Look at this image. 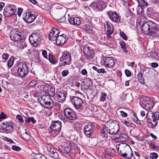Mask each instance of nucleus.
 <instances>
[{"label": "nucleus", "instance_id": "nucleus-27", "mask_svg": "<svg viewBox=\"0 0 159 159\" xmlns=\"http://www.w3.org/2000/svg\"><path fill=\"white\" fill-rule=\"evenodd\" d=\"M31 156L32 159H47L44 156L40 153H31Z\"/></svg>", "mask_w": 159, "mask_h": 159}, {"label": "nucleus", "instance_id": "nucleus-32", "mask_svg": "<svg viewBox=\"0 0 159 159\" xmlns=\"http://www.w3.org/2000/svg\"><path fill=\"white\" fill-rule=\"evenodd\" d=\"M13 63L14 58L12 57H11L8 61V66L9 68H11L13 65Z\"/></svg>", "mask_w": 159, "mask_h": 159}, {"label": "nucleus", "instance_id": "nucleus-10", "mask_svg": "<svg viewBox=\"0 0 159 159\" xmlns=\"http://www.w3.org/2000/svg\"><path fill=\"white\" fill-rule=\"evenodd\" d=\"M91 7L96 11H102L106 7L105 3L102 1L98 0L92 3Z\"/></svg>", "mask_w": 159, "mask_h": 159}, {"label": "nucleus", "instance_id": "nucleus-51", "mask_svg": "<svg viewBox=\"0 0 159 159\" xmlns=\"http://www.w3.org/2000/svg\"><path fill=\"white\" fill-rule=\"evenodd\" d=\"M125 73L127 76L129 77L131 76V72L128 70H125Z\"/></svg>", "mask_w": 159, "mask_h": 159}, {"label": "nucleus", "instance_id": "nucleus-17", "mask_svg": "<svg viewBox=\"0 0 159 159\" xmlns=\"http://www.w3.org/2000/svg\"><path fill=\"white\" fill-rule=\"evenodd\" d=\"M43 90L45 93L48 94L49 96L53 97L55 94V88L47 84L44 86Z\"/></svg>", "mask_w": 159, "mask_h": 159}, {"label": "nucleus", "instance_id": "nucleus-3", "mask_svg": "<svg viewBox=\"0 0 159 159\" xmlns=\"http://www.w3.org/2000/svg\"><path fill=\"white\" fill-rule=\"evenodd\" d=\"M120 150L119 153L123 157L126 159H130L133 155L132 150L128 145L125 143H121L119 144Z\"/></svg>", "mask_w": 159, "mask_h": 159}, {"label": "nucleus", "instance_id": "nucleus-48", "mask_svg": "<svg viewBox=\"0 0 159 159\" xmlns=\"http://www.w3.org/2000/svg\"><path fill=\"white\" fill-rule=\"evenodd\" d=\"M7 10L9 12L11 15H13L15 14V11H14L13 9H11L10 7H7Z\"/></svg>", "mask_w": 159, "mask_h": 159}, {"label": "nucleus", "instance_id": "nucleus-52", "mask_svg": "<svg viewBox=\"0 0 159 159\" xmlns=\"http://www.w3.org/2000/svg\"><path fill=\"white\" fill-rule=\"evenodd\" d=\"M42 54L43 56L45 58H48V55L47 53V52L46 50H44L42 52Z\"/></svg>", "mask_w": 159, "mask_h": 159}, {"label": "nucleus", "instance_id": "nucleus-22", "mask_svg": "<svg viewBox=\"0 0 159 159\" xmlns=\"http://www.w3.org/2000/svg\"><path fill=\"white\" fill-rule=\"evenodd\" d=\"M107 14L110 19L113 22H118L120 21V17L117 13L111 11H108Z\"/></svg>", "mask_w": 159, "mask_h": 159}, {"label": "nucleus", "instance_id": "nucleus-49", "mask_svg": "<svg viewBox=\"0 0 159 159\" xmlns=\"http://www.w3.org/2000/svg\"><path fill=\"white\" fill-rule=\"evenodd\" d=\"M155 118V119H153L152 121V123L151 124L152 125V126L154 127H155L156 126L157 124V120Z\"/></svg>", "mask_w": 159, "mask_h": 159}, {"label": "nucleus", "instance_id": "nucleus-19", "mask_svg": "<svg viewBox=\"0 0 159 159\" xmlns=\"http://www.w3.org/2000/svg\"><path fill=\"white\" fill-rule=\"evenodd\" d=\"M12 124L2 123L1 124L0 129L5 131L6 133L11 132L13 130Z\"/></svg>", "mask_w": 159, "mask_h": 159}, {"label": "nucleus", "instance_id": "nucleus-5", "mask_svg": "<svg viewBox=\"0 0 159 159\" xmlns=\"http://www.w3.org/2000/svg\"><path fill=\"white\" fill-rule=\"evenodd\" d=\"M140 104L144 109L148 111L152 108L154 105L152 101L149 97H145L141 99L140 102Z\"/></svg>", "mask_w": 159, "mask_h": 159}, {"label": "nucleus", "instance_id": "nucleus-43", "mask_svg": "<svg viewBox=\"0 0 159 159\" xmlns=\"http://www.w3.org/2000/svg\"><path fill=\"white\" fill-rule=\"evenodd\" d=\"M120 35L122 38L123 39L125 40H127V37L126 35L123 32H120Z\"/></svg>", "mask_w": 159, "mask_h": 159}, {"label": "nucleus", "instance_id": "nucleus-29", "mask_svg": "<svg viewBox=\"0 0 159 159\" xmlns=\"http://www.w3.org/2000/svg\"><path fill=\"white\" fill-rule=\"evenodd\" d=\"M48 58L49 61L52 64H55L57 63V61L53 55H49Z\"/></svg>", "mask_w": 159, "mask_h": 159}, {"label": "nucleus", "instance_id": "nucleus-23", "mask_svg": "<svg viewBox=\"0 0 159 159\" xmlns=\"http://www.w3.org/2000/svg\"><path fill=\"white\" fill-rule=\"evenodd\" d=\"M66 41V36L64 34L58 35L56 41V44L58 46H62Z\"/></svg>", "mask_w": 159, "mask_h": 159}, {"label": "nucleus", "instance_id": "nucleus-16", "mask_svg": "<svg viewBox=\"0 0 159 159\" xmlns=\"http://www.w3.org/2000/svg\"><path fill=\"white\" fill-rule=\"evenodd\" d=\"M105 30L107 35V37L110 38V35L112 34L113 27L112 24L108 21H106L104 23Z\"/></svg>", "mask_w": 159, "mask_h": 159}, {"label": "nucleus", "instance_id": "nucleus-6", "mask_svg": "<svg viewBox=\"0 0 159 159\" xmlns=\"http://www.w3.org/2000/svg\"><path fill=\"white\" fill-rule=\"evenodd\" d=\"M71 55L68 52H65L60 58L59 65L61 66L70 64Z\"/></svg>", "mask_w": 159, "mask_h": 159}, {"label": "nucleus", "instance_id": "nucleus-13", "mask_svg": "<svg viewBox=\"0 0 159 159\" xmlns=\"http://www.w3.org/2000/svg\"><path fill=\"white\" fill-rule=\"evenodd\" d=\"M21 33L16 30H11L10 37L11 39L15 41H17L21 39Z\"/></svg>", "mask_w": 159, "mask_h": 159}, {"label": "nucleus", "instance_id": "nucleus-47", "mask_svg": "<svg viewBox=\"0 0 159 159\" xmlns=\"http://www.w3.org/2000/svg\"><path fill=\"white\" fill-rule=\"evenodd\" d=\"M16 118L19 120V121L21 123H23L24 122V120L21 116L20 115H18L16 116Z\"/></svg>", "mask_w": 159, "mask_h": 159}, {"label": "nucleus", "instance_id": "nucleus-62", "mask_svg": "<svg viewBox=\"0 0 159 159\" xmlns=\"http://www.w3.org/2000/svg\"><path fill=\"white\" fill-rule=\"evenodd\" d=\"M105 70L103 69L102 68L100 69H98L97 70V72L99 73H104L105 72Z\"/></svg>", "mask_w": 159, "mask_h": 159}, {"label": "nucleus", "instance_id": "nucleus-31", "mask_svg": "<svg viewBox=\"0 0 159 159\" xmlns=\"http://www.w3.org/2000/svg\"><path fill=\"white\" fill-rule=\"evenodd\" d=\"M49 155L54 159H57L59 156L58 153L55 150L52 153H49Z\"/></svg>", "mask_w": 159, "mask_h": 159}, {"label": "nucleus", "instance_id": "nucleus-44", "mask_svg": "<svg viewBox=\"0 0 159 159\" xmlns=\"http://www.w3.org/2000/svg\"><path fill=\"white\" fill-rule=\"evenodd\" d=\"M93 131H84V133L88 137H89L91 135L92 133H93Z\"/></svg>", "mask_w": 159, "mask_h": 159}, {"label": "nucleus", "instance_id": "nucleus-64", "mask_svg": "<svg viewBox=\"0 0 159 159\" xmlns=\"http://www.w3.org/2000/svg\"><path fill=\"white\" fill-rule=\"evenodd\" d=\"M81 73L83 75H85L87 74V70L85 69H83L81 71Z\"/></svg>", "mask_w": 159, "mask_h": 159}, {"label": "nucleus", "instance_id": "nucleus-7", "mask_svg": "<svg viewBox=\"0 0 159 159\" xmlns=\"http://www.w3.org/2000/svg\"><path fill=\"white\" fill-rule=\"evenodd\" d=\"M73 144L74 143L70 141L65 142L60 146L58 148L63 153L67 154L70 151Z\"/></svg>", "mask_w": 159, "mask_h": 159}, {"label": "nucleus", "instance_id": "nucleus-11", "mask_svg": "<svg viewBox=\"0 0 159 159\" xmlns=\"http://www.w3.org/2000/svg\"><path fill=\"white\" fill-rule=\"evenodd\" d=\"M64 113L66 117L70 120H74L77 117V115L75 111L69 108L65 109Z\"/></svg>", "mask_w": 159, "mask_h": 159}, {"label": "nucleus", "instance_id": "nucleus-9", "mask_svg": "<svg viewBox=\"0 0 159 159\" xmlns=\"http://www.w3.org/2000/svg\"><path fill=\"white\" fill-rule=\"evenodd\" d=\"M29 39L30 42L35 47L37 46L41 40L40 34L37 33L32 34Z\"/></svg>", "mask_w": 159, "mask_h": 159}, {"label": "nucleus", "instance_id": "nucleus-33", "mask_svg": "<svg viewBox=\"0 0 159 159\" xmlns=\"http://www.w3.org/2000/svg\"><path fill=\"white\" fill-rule=\"evenodd\" d=\"M143 75L141 73H139L138 75V78L139 82L142 84L144 83V80L143 77Z\"/></svg>", "mask_w": 159, "mask_h": 159}, {"label": "nucleus", "instance_id": "nucleus-1", "mask_svg": "<svg viewBox=\"0 0 159 159\" xmlns=\"http://www.w3.org/2000/svg\"><path fill=\"white\" fill-rule=\"evenodd\" d=\"M105 126V128L101 130V135L105 138L107 137L106 131L110 134L116 135L118 133L120 128L116 121L112 120H108L106 123Z\"/></svg>", "mask_w": 159, "mask_h": 159}, {"label": "nucleus", "instance_id": "nucleus-42", "mask_svg": "<svg viewBox=\"0 0 159 159\" xmlns=\"http://www.w3.org/2000/svg\"><path fill=\"white\" fill-rule=\"evenodd\" d=\"M3 15L5 16L8 17H9L11 16L9 12L7 10V8L5 10H4V11H3Z\"/></svg>", "mask_w": 159, "mask_h": 159}, {"label": "nucleus", "instance_id": "nucleus-61", "mask_svg": "<svg viewBox=\"0 0 159 159\" xmlns=\"http://www.w3.org/2000/svg\"><path fill=\"white\" fill-rule=\"evenodd\" d=\"M124 123L128 127L131 126L132 124L127 121H125Z\"/></svg>", "mask_w": 159, "mask_h": 159}, {"label": "nucleus", "instance_id": "nucleus-38", "mask_svg": "<svg viewBox=\"0 0 159 159\" xmlns=\"http://www.w3.org/2000/svg\"><path fill=\"white\" fill-rule=\"evenodd\" d=\"M107 95L105 92H102L101 93V97L100 99L101 101H104Z\"/></svg>", "mask_w": 159, "mask_h": 159}, {"label": "nucleus", "instance_id": "nucleus-4", "mask_svg": "<svg viewBox=\"0 0 159 159\" xmlns=\"http://www.w3.org/2000/svg\"><path fill=\"white\" fill-rule=\"evenodd\" d=\"M50 96L43 95L38 98V101L43 106L44 105L47 108L51 109L54 107V105L53 101Z\"/></svg>", "mask_w": 159, "mask_h": 159}, {"label": "nucleus", "instance_id": "nucleus-36", "mask_svg": "<svg viewBox=\"0 0 159 159\" xmlns=\"http://www.w3.org/2000/svg\"><path fill=\"white\" fill-rule=\"evenodd\" d=\"M153 114V113L151 111H149L147 112V113L146 116V118L145 119H148V118H152Z\"/></svg>", "mask_w": 159, "mask_h": 159}, {"label": "nucleus", "instance_id": "nucleus-30", "mask_svg": "<svg viewBox=\"0 0 159 159\" xmlns=\"http://www.w3.org/2000/svg\"><path fill=\"white\" fill-rule=\"evenodd\" d=\"M138 2L139 5L147 7L148 5V3L143 0H138Z\"/></svg>", "mask_w": 159, "mask_h": 159}, {"label": "nucleus", "instance_id": "nucleus-54", "mask_svg": "<svg viewBox=\"0 0 159 159\" xmlns=\"http://www.w3.org/2000/svg\"><path fill=\"white\" fill-rule=\"evenodd\" d=\"M7 7H10L11 9L12 8L13 9L14 11L16 10V6L15 5H11L8 4L7 5Z\"/></svg>", "mask_w": 159, "mask_h": 159}, {"label": "nucleus", "instance_id": "nucleus-21", "mask_svg": "<svg viewBox=\"0 0 159 159\" xmlns=\"http://www.w3.org/2000/svg\"><path fill=\"white\" fill-rule=\"evenodd\" d=\"M61 123L60 121H56L52 122L49 128L51 131H57L61 129Z\"/></svg>", "mask_w": 159, "mask_h": 159}, {"label": "nucleus", "instance_id": "nucleus-56", "mask_svg": "<svg viewBox=\"0 0 159 159\" xmlns=\"http://www.w3.org/2000/svg\"><path fill=\"white\" fill-rule=\"evenodd\" d=\"M23 11V9L21 8H18V14L19 16L21 15Z\"/></svg>", "mask_w": 159, "mask_h": 159}, {"label": "nucleus", "instance_id": "nucleus-34", "mask_svg": "<svg viewBox=\"0 0 159 159\" xmlns=\"http://www.w3.org/2000/svg\"><path fill=\"white\" fill-rule=\"evenodd\" d=\"M22 136L23 138L26 141L29 140L30 139V135L26 131L23 134Z\"/></svg>", "mask_w": 159, "mask_h": 159}, {"label": "nucleus", "instance_id": "nucleus-37", "mask_svg": "<svg viewBox=\"0 0 159 159\" xmlns=\"http://www.w3.org/2000/svg\"><path fill=\"white\" fill-rule=\"evenodd\" d=\"M37 84V82L35 80H32L28 84V86L30 87H34Z\"/></svg>", "mask_w": 159, "mask_h": 159}, {"label": "nucleus", "instance_id": "nucleus-45", "mask_svg": "<svg viewBox=\"0 0 159 159\" xmlns=\"http://www.w3.org/2000/svg\"><path fill=\"white\" fill-rule=\"evenodd\" d=\"M85 30L88 33H90L92 30V28L89 25H85Z\"/></svg>", "mask_w": 159, "mask_h": 159}, {"label": "nucleus", "instance_id": "nucleus-50", "mask_svg": "<svg viewBox=\"0 0 159 159\" xmlns=\"http://www.w3.org/2000/svg\"><path fill=\"white\" fill-rule=\"evenodd\" d=\"M69 73V72L67 70L63 71L62 72V75L63 77L66 76Z\"/></svg>", "mask_w": 159, "mask_h": 159}, {"label": "nucleus", "instance_id": "nucleus-58", "mask_svg": "<svg viewBox=\"0 0 159 159\" xmlns=\"http://www.w3.org/2000/svg\"><path fill=\"white\" fill-rule=\"evenodd\" d=\"M6 118V115L3 112H2L0 115V118L2 119H5Z\"/></svg>", "mask_w": 159, "mask_h": 159}, {"label": "nucleus", "instance_id": "nucleus-8", "mask_svg": "<svg viewBox=\"0 0 159 159\" xmlns=\"http://www.w3.org/2000/svg\"><path fill=\"white\" fill-rule=\"evenodd\" d=\"M17 73L20 77H23L28 73L29 70L27 65L23 63H20L18 65Z\"/></svg>", "mask_w": 159, "mask_h": 159}, {"label": "nucleus", "instance_id": "nucleus-25", "mask_svg": "<svg viewBox=\"0 0 159 159\" xmlns=\"http://www.w3.org/2000/svg\"><path fill=\"white\" fill-rule=\"evenodd\" d=\"M68 20L69 23L72 25H79L81 23L80 19L77 17H70L69 18Z\"/></svg>", "mask_w": 159, "mask_h": 159}, {"label": "nucleus", "instance_id": "nucleus-40", "mask_svg": "<svg viewBox=\"0 0 159 159\" xmlns=\"http://www.w3.org/2000/svg\"><path fill=\"white\" fill-rule=\"evenodd\" d=\"M9 55L7 53H4L2 55V58L5 61L3 62H5V61L8 58Z\"/></svg>", "mask_w": 159, "mask_h": 159}, {"label": "nucleus", "instance_id": "nucleus-15", "mask_svg": "<svg viewBox=\"0 0 159 159\" xmlns=\"http://www.w3.org/2000/svg\"><path fill=\"white\" fill-rule=\"evenodd\" d=\"M71 102L76 109H80L83 103L82 99L80 98L77 97H72L71 99Z\"/></svg>", "mask_w": 159, "mask_h": 159}, {"label": "nucleus", "instance_id": "nucleus-24", "mask_svg": "<svg viewBox=\"0 0 159 159\" xmlns=\"http://www.w3.org/2000/svg\"><path fill=\"white\" fill-rule=\"evenodd\" d=\"M25 19L29 23H30L33 22L35 18V16L34 14L28 13H25Z\"/></svg>", "mask_w": 159, "mask_h": 159}, {"label": "nucleus", "instance_id": "nucleus-46", "mask_svg": "<svg viewBox=\"0 0 159 159\" xmlns=\"http://www.w3.org/2000/svg\"><path fill=\"white\" fill-rule=\"evenodd\" d=\"M12 149L13 150H14L15 151H19L21 150V148L20 147H19L18 146H15V145H13L12 146Z\"/></svg>", "mask_w": 159, "mask_h": 159}, {"label": "nucleus", "instance_id": "nucleus-57", "mask_svg": "<svg viewBox=\"0 0 159 159\" xmlns=\"http://www.w3.org/2000/svg\"><path fill=\"white\" fill-rule=\"evenodd\" d=\"M48 153L49 154V153L50 152L52 153L54 151V149L53 148H51L50 147H48Z\"/></svg>", "mask_w": 159, "mask_h": 159}, {"label": "nucleus", "instance_id": "nucleus-39", "mask_svg": "<svg viewBox=\"0 0 159 159\" xmlns=\"http://www.w3.org/2000/svg\"><path fill=\"white\" fill-rule=\"evenodd\" d=\"M118 111L120 113V115L123 117H125L127 116L128 115L127 113L122 111H121L120 109H118Z\"/></svg>", "mask_w": 159, "mask_h": 159}, {"label": "nucleus", "instance_id": "nucleus-63", "mask_svg": "<svg viewBox=\"0 0 159 159\" xmlns=\"http://www.w3.org/2000/svg\"><path fill=\"white\" fill-rule=\"evenodd\" d=\"M29 118H30V117H25V122L26 123H27L28 124L30 123V119H29Z\"/></svg>", "mask_w": 159, "mask_h": 159}, {"label": "nucleus", "instance_id": "nucleus-2", "mask_svg": "<svg viewBox=\"0 0 159 159\" xmlns=\"http://www.w3.org/2000/svg\"><path fill=\"white\" fill-rule=\"evenodd\" d=\"M142 29L143 33L149 34L153 37H156L159 35L157 24L152 21H148L143 23Z\"/></svg>", "mask_w": 159, "mask_h": 159}, {"label": "nucleus", "instance_id": "nucleus-60", "mask_svg": "<svg viewBox=\"0 0 159 159\" xmlns=\"http://www.w3.org/2000/svg\"><path fill=\"white\" fill-rule=\"evenodd\" d=\"M152 118H148V119H144V120L145 121H146L149 123H152Z\"/></svg>", "mask_w": 159, "mask_h": 159}, {"label": "nucleus", "instance_id": "nucleus-35", "mask_svg": "<svg viewBox=\"0 0 159 159\" xmlns=\"http://www.w3.org/2000/svg\"><path fill=\"white\" fill-rule=\"evenodd\" d=\"M143 10L142 7L139 4L136 8L137 14L138 15L141 14L143 12Z\"/></svg>", "mask_w": 159, "mask_h": 159}, {"label": "nucleus", "instance_id": "nucleus-20", "mask_svg": "<svg viewBox=\"0 0 159 159\" xmlns=\"http://www.w3.org/2000/svg\"><path fill=\"white\" fill-rule=\"evenodd\" d=\"M103 60L104 66L107 68H112L115 64L114 59L111 57H104Z\"/></svg>", "mask_w": 159, "mask_h": 159}, {"label": "nucleus", "instance_id": "nucleus-18", "mask_svg": "<svg viewBox=\"0 0 159 159\" xmlns=\"http://www.w3.org/2000/svg\"><path fill=\"white\" fill-rule=\"evenodd\" d=\"M54 95L55 100L58 102H62L65 100L66 97L65 93L60 91H57Z\"/></svg>", "mask_w": 159, "mask_h": 159}, {"label": "nucleus", "instance_id": "nucleus-53", "mask_svg": "<svg viewBox=\"0 0 159 159\" xmlns=\"http://www.w3.org/2000/svg\"><path fill=\"white\" fill-rule=\"evenodd\" d=\"M154 116L157 120H159V112L157 111L155 112Z\"/></svg>", "mask_w": 159, "mask_h": 159}, {"label": "nucleus", "instance_id": "nucleus-14", "mask_svg": "<svg viewBox=\"0 0 159 159\" xmlns=\"http://www.w3.org/2000/svg\"><path fill=\"white\" fill-rule=\"evenodd\" d=\"M84 53L86 57L85 58L88 60H92L93 59L94 53L91 48L87 46H85L84 48Z\"/></svg>", "mask_w": 159, "mask_h": 159}, {"label": "nucleus", "instance_id": "nucleus-26", "mask_svg": "<svg viewBox=\"0 0 159 159\" xmlns=\"http://www.w3.org/2000/svg\"><path fill=\"white\" fill-rule=\"evenodd\" d=\"M116 135L117 136H116V138L118 139V140H119L120 141H125L128 139V135L125 134H122L120 135L118 132L117 134Z\"/></svg>", "mask_w": 159, "mask_h": 159}, {"label": "nucleus", "instance_id": "nucleus-28", "mask_svg": "<svg viewBox=\"0 0 159 159\" xmlns=\"http://www.w3.org/2000/svg\"><path fill=\"white\" fill-rule=\"evenodd\" d=\"M94 127V125L92 123H89L85 125L84 128V131H93V129Z\"/></svg>", "mask_w": 159, "mask_h": 159}, {"label": "nucleus", "instance_id": "nucleus-41", "mask_svg": "<svg viewBox=\"0 0 159 159\" xmlns=\"http://www.w3.org/2000/svg\"><path fill=\"white\" fill-rule=\"evenodd\" d=\"M157 154L155 152L151 153L150 154V157L152 159H156L158 157Z\"/></svg>", "mask_w": 159, "mask_h": 159}, {"label": "nucleus", "instance_id": "nucleus-59", "mask_svg": "<svg viewBox=\"0 0 159 159\" xmlns=\"http://www.w3.org/2000/svg\"><path fill=\"white\" fill-rule=\"evenodd\" d=\"M41 95V93L39 92H36L34 93V96L35 97L37 98L40 96Z\"/></svg>", "mask_w": 159, "mask_h": 159}, {"label": "nucleus", "instance_id": "nucleus-12", "mask_svg": "<svg viewBox=\"0 0 159 159\" xmlns=\"http://www.w3.org/2000/svg\"><path fill=\"white\" fill-rule=\"evenodd\" d=\"M60 33V31L57 28H52V31L49 34V38L52 41H56L57 39L58 35Z\"/></svg>", "mask_w": 159, "mask_h": 159}, {"label": "nucleus", "instance_id": "nucleus-55", "mask_svg": "<svg viewBox=\"0 0 159 159\" xmlns=\"http://www.w3.org/2000/svg\"><path fill=\"white\" fill-rule=\"evenodd\" d=\"M158 66V63L156 62H153L151 63V66L154 68H156Z\"/></svg>", "mask_w": 159, "mask_h": 159}]
</instances>
